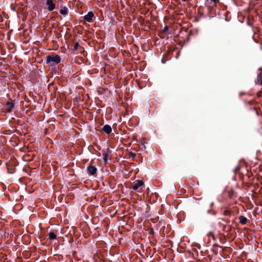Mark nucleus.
<instances>
[{
    "instance_id": "dca6fc26",
    "label": "nucleus",
    "mask_w": 262,
    "mask_h": 262,
    "mask_svg": "<svg viewBox=\"0 0 262 262\" xmlns=\"http://www.w3.org/2000/svg\"><path fill=\"white\" fill-rule=\"evenodd\" d=\"M168 30V27H165L164 29V32H166Z\"/></svg>"
},
{
    "instance_id": "7ed1b4c3",
    "label": "nucleus",
    "mask_w": 262,
    "mask_h": 262,
    "mask_svg": "<svg viewBox=\"0 0 262 262\" xmlns=\"http://www.w3.org/2000/svg\"><path fill=\"white\" fill-rule=\"evenodd\" d=\"M55 0H47L46 4L48 6V10L52 11L55 8V4L54 2Z\"/></svg>"
},
{
    "instance_id": "f03ea898",
    "label": "nucleus",
    "mask_w": 262,
    "mask_h": 262,
    "mask_svg": "<svg viewBox=\"0 0 262 262\" xmlns=\"http://www.w3.org/2000/svg\"><path fill=\"white\" fill-rule=\"evenodd\" d=\"M143 185L144 182L143 181L137 180L134 182L132 188L134 190H138V192H141L142 191L141 187Z\"/></svg>"
},
{
    "instance_id": "f3484780",
    "label": "nucleus",
    "mask_w": 262,
    "mask_h": 262,
    "mask_svg": "<svg viewBox=\"0 0 262 262\" xmlns=\"http://www.w3.org/2000/svg\"><path fill=\"white\" fill-rule=\"evenodd\" d=\"M229 214V211L226 210L224 212V214L227 215Z\"/></svg>"
},
{
    "instance_id": "9b49d317",
    "label": "nucleus",
    "mask_w": 262,
    "mask_h": 262,
    "mask_svg": "<svg viewBox=\"0 0 262 262\" xmlns=\"http://www.w3.org/2000/svg\"><path fill=\"white\" fill-rule=\"evenodd\" d=\"M240 223L243 224L245 225L246 224L247 220L245 217L244 216H240Z\"/></svg>"
},
{
    "instance_id": "39448f33",
    "label": "nucleus",
    "mask_w": 262,
    "mask_h": 262,
    "mask_svg": "<svg viewBox=\"0 0 262 262\" xmlns=\"http://www.w3.org/2000/svg\"><path fill=\"white\" fill-rule=\"evenodd\" d=\"M14 103L12 101H8L5 106V111L7 113L11 112L12 108L14 107Z\"/></svg>"
},
{
    "instance_id": "9d476101",
    "label": "nucleus",
    "mask_w": 262,
    "mask_h": 262,
    "mask_svg": "<svg viewBox=\"0 0 262 262\" xmlns=\"http://www.w3.org/2000/svg\"><path fill=\"white\" fill-rule=\"evenodd\" d=\"M59 12L60 14L62 15H66L68 13V9L67 7H64L62 9H60Z\"/></svg>"
},
{
    "instance_id": "f257e3e1",
    "label": "nucleus",
    "mask_w": 262,
    "mask_h": 262,
    "mask_svg": "<svg viewBox=\"0 0 262 262\" xmlns=\"http://www.w3.org/2000/svg\"><path fill=\"white\" fill-rule=\"evenodd\" d=\"M61 61L60 57L56 54L48 55L47 56L46 63L49 66H53L55 64L59 63Z\"/></svg>"
},
{
    "instance_id": "f8f14e48",
    "label": "nucleus",
    "mask_w": 262,
    "mask_h": 262,
    "mask_svg": "<svg viewBox=\"0 0 262 262\" xmlns=\"http://www.w3.org/2000/svg\"><path fill=\"white\" fill-rule=\"evenodd\" d=\"M107 157L108 155L106 153L103 154V159L105 164H106L107 163Z\"/></svg>"
},
{
    "instance_id": "a211bd4d",
    "label": "nucleus",
    "mask_w": 262,
    "mask_h": 262,
    "mask_svg": "<svg viewBox=\"0 0 262 262\" xmlns=\"http://www.w3.org/2000/svg\"><path fill=\"white\" fill-rule=\"evenodd\" d=\"M260 92L258 93V94H258V96H260Z\"/></svg>"
},
{
    "instance_id": "0eeeda50",
    "label": "nucleus",
    "mask_w": 262,
    "mask_h": 262,
    "mask_svg": "<svg viewBox=\"0 0 262 262\" xmlns=\"http://www.w3.org/2000/svg\"><path fill=\"white\" fill-rule=\"evenodd\" d=\"M88 170L91 175H94L96 173L97 169L95 166L89 165L88 166Z\"/></svg>"
},
{
    "instance_id": "ddd939ff",
    "label": "nucleus",
    "mask_w": 262,
    "mask_h": 262,
    "mask_svg": "<svg viewBox=\"0 0 262 262\" xmlns=\"http://www.w3.org/2000/svg\"><path fill=\"white\" fill-rule=\"evenodd\" d=\"M140 143L143 145V147L144 149H145V146L144 145V144L145 143V140L143 138L141 139L140 140Z\"/></svg>"
},
{
    "instance_id": "2eb2a0df",
    "label": "nucleus",
    "mask_w": 262,
    "mask_h": 262,
    "mask_svg": "<svg viewBox=\"0 0 262 262\" xmlns=\"http://www.w3.org/2000/svg\"><path fill=\"white\" fill-rule=\"evenodd\" d=\"M129 155L130 157H132L133 158H134L136 156V154L132 152H129Z\"/></svg>"
},
{
    "instance_id": "423d86ee",
    "label": "nucleus",
    "mask_w": 262,
    "mask_h": 262,
    "mask_svg": "<svg viewBox=\"0 0 262 262\" xmlns=\"http://www.w3.org/2000/svg\"><path fill=\"white\" fill-rule=\"evenodd\" d=\"M259 72L257 74L256 83L258 85H262V69L259 70Z\"/></svg>"
},
{
    "instance_id": "20e7f679",
    "label": "nucleus",
    "mask_w": 262,
    "mask_h": 262,
    "mask_svg": "<svg viewBox=\"0 0 262 262\" xmlns=\"http://www.w3.org/2000/svg\"><path fill=\"white\" fill-rule=\"evenodd\" d=\"M94 15L93 12L92 11H90L88 13V14L84 15V19L86 21L90 23L92 21V19L94 17Z\"/></svg>"
},
{
    "instance_id": "4468645a",
    "label": "nucleus",
    "mask_w": 262,
    "mask_h": 262,
    "mask_svg": "<svg viewBox=\"0 0 262 262\" xmlns=\"http://www.w3.org/2000/svg\"><path fill=\"white\" fill-rule=\"evenodd\" d=\"M79 43L78 42H76L75 44H74V47H73V50L74 51H76L78 49V47H79Z\"/></svg>"
},
{
    "instance_id": "6e6552de",
    "label": "nucleus",
    "mask_w": 262,
    "mask_h": 262,
    "mask_svg": "<svg viewBox=\"0 0 262 262\" xmlns=\"http://www.w3.org/2000/svg\"><path fill=\"white\" fill-rule=\"evenodd\" d=\"M103 130L107 134H108L112 132V128L108 125H105L102 128Z\"/></svg>"
},
{
    "instance_id": "1a4fd4ad",
    "label": "nucleus",
    "mask_w": 262,
    "mask_h": 262,
    "mask_svg": "<svg viewBox=\"0 0 262 262\" xmlns=\"http://www.w3.org/2000/svg\"><path fill=\"white\" fill-rule=\"evenodd\" d=\"M49 237L50 239H54L56 238V234L54 232H50L49 234Z\"/></svg>"
}]
</instances>
